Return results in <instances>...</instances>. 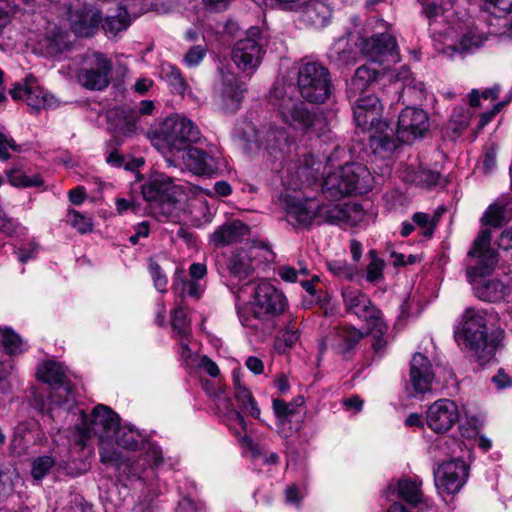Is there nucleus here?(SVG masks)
<instances>
[{"mask_svg":"<svg viewBox=\"0 0 512 512\" xmlns=\"http://www.w3.org/2000/svg\"><path fill=\"white\" fill-rule=\"evenodd\" d=\"M372 177L360 163H348L329 173L323 183L322 193L330 202L313 198H298L286 194L282 205L287 222L296 229L309 228L313 224L356 226L364 218V211L356 203H335L353 193H366L371 189Z\"/></svg>","mask_w":512,"mask_h":512,"instance_id":"f257e3e1","label":"nucleus"},{"mask_svg":"<svg viewBox=\"0 0 512 512\" xmlns=\"http://www.w3.org/2000/svg\"><path fill=\"white\" fill-rule=\"evenodd\" d=\"M236 309L244 327L255 331L272 329L286 307V297L268 282H245L235 291Z\"/></svg>","mask_w":512,"mask_h":512,"instance_id":"f03ea898","label":"nucleus"},{"mask_svg":"<svg viewBox=\"0 0 512 512\" xmlns=\"http://www.w3.org/2000/svg\"><path fill=\"white\" fill-rule=\"evenodd\" d=\"M492 234L489 229H482L467 253V278L473 285L475 295L487 302H507V287L498 279L484 280L494 270L498 258L491 248Z\"/></svg>","mask_w":512,"mask_h":512,"instance_id":"7ed1b4c3","label":"nucleus"},{"mask_svg":"<svg viewBox=\"0 0 512 512\" xmlns=\"http://www.w3.org/2000/svg\"><path fill=\"white\" fill-rule=\"evenodd\" d=\"M489 315L483 309L468 307L465 309L458 339L464 348L480 364L489 362L501 347L505 332L501 328L488 330Z\"/></svg>","mask_w":512,"mask_h":512,"instance_id":"20e7f679","label":"nucleus"},{"mask_svg":"<svg viewBox=\"0 0 512 512\" xmlns=\"http://www.w3.org/2000/svg\"><path fill=\"white\" fill-rule=\"evenodd\" d=\"M353 117L357 127L368 131L370 147L375 154L388 157L396 149L394 129L384 121H381L383 106L379 98L373 94L358 96L353 100Z\"/></svg>","mask_w":512,"mask_h":512,"instance_id":"39448f33","label":"nucleus"},{"mask_svg":"<svg viewBox=\"0 0 512 512\" xmlns=\"http://www.w3.org/2000/svg\"><path fill=\"white\" fill-rule=\"evenodd\" d=\"M294 89L275 87L270 103L281 120L294 129L320 136L325 133L326 120L321 113L309 111L305 103L293 95Z\"/></svg>","mask_w":512,"mask_h":512,"instance_id":"423d86ee","label":"nucleus"},{"mask_svg":"<svg viewBox=\"0 0 512 512\" xmlns=\"http://www.w3.org/2000/svg\"><path fill=\"white\" fill-rule=\"evenodd\" d=\"M83 427L80 430L79 444L84 445L85 441L92 435L100 441V459L106 464H117L120 453L111 446L113 433L120 424L119 416L105 405L96 406L89 419L81 412Z\"/></svg>","mask_w":512,"mask_h":512,"instance_id":"0eeeda50","label":"nucleus"},{"mask_svg":"<svg viewBox=\"0 0 512 512\" xmlns=\"http://www.w3.org/2000/svg\"><path fill=\"white\" fill-rule=\"evenodd\" d=\"M142 194L146 201L150 202L154 209L159 208L160 215L168 219L175 204L184 195V187L176 184L172 177L155 172L142 185Z\"/></svg>","mask_w":512,"mask_h":512,"instance_id":"6e6552de","label":"nucleus"},{"mask_svg":"<svg viewBox=\"0 0 512 512\" xmlns=\"http://www.w3.org/2000/svg\"><path fill=\"white\" fill-rule=\"evenodd\" d=\"M297 84L302 97L312 103H324L331 95L330 73L318 62L302 61L299 64Z\"/></svg>","mask_w":512,"mask_h":512,"instance_id":"1a4fd4ad","label":"nucleus"},{"mask_svg":"<svg viewBox=\"0 0 512 512\" xmlns=\"http://www.w3.org/2000/svg\"><path fill=\"white\" fill-rule=\"evenodd\" d=\"M144 449V458L131 461H118L116 466L121 475L125 476L130 482H135L138 486L147 485L148 491H152L151 479L155 477L154 468L163 463V453L161 448L153 442L144 438V442L140 444Z\"/></svg>","mask_w":512,"mask_h":512,"instance_id":"9d476101","label":"nucleus"},{"mask_svg":"<svg viewBox=\"0 0 512 512\" xmlns=\"http://www.w3.org/2000/svg\"><path fill=\"white\" fill-rule=\"evenodd\" d=\"M267 40L259 27H250L232 48L231 59L242 72L254 73L262 62Z\"/></svg>","mask_w":512,"mask_h":512,"instance_id":"9b49d317","label":"nucleus"},{"mask_svg":"<svg viewBox=\"0 0 512 512\" xmlns=\"http://www.w3.org/2000/svg\"><path fill=\"white\" fill-rule=\"evenodd\" d=\"M345 311L366 322L371 332L383 334L386 326L381 311L362 290L346 286L341 290Z\"/></svg>","mask_w":512,"mask_h":512,"instance_id":"f8f14e48","label":"nucleus"},{"mask_svg":"<svg viewBox=\"0 0 512 512\" xmlns=\"http://www.w3.org/2000/svg\"><path fill=\"white\" fill-rule=\"evenodd\" d=\"M159 134L171 151H183L198 142L201 132L197 125L181 114H172L164 119Z\"/></svg>","mask_w":512,"mask_h":512,"instance_id":"ddd939ff","label":"nucleus"},{"mask_svg":"<svg viewBox=\"0 0 512 512\" xmlns=\"http://www.w3.org/2000/svg\"><path fill=\"white\" fill-rule=\"evenodd\" d=\"M110 60L102 53L87 54L76 73L77 81L88 90H103L109 84Z\"/></svg>","mask_w":512,"mask_h":512,"instance_id":"4468645a","label":"nucleus"},{"mask_svg":"<svg viewBox=\"0 0 512 512\" xmlns=\"http://www.w3.org/2000/svg\"><path fill=\"white\" fill-rule=\"evenodd\" d=\"M360 50L373 63L390 65L400 61L397 40L390 33H376L363 38Z\"/></svg>","mask_w":512,"mask_h":512,"instance_id":"2eb2a0df","label":"nucleus"},{"mask_svg":"<svg viewBox=\"0 0 512 512\" xmlns=\"http://www.w3.org/2000/svg\"><path fill=\"white\" fill-rule=\"evenodd\" d=\"M429 126L428 115L423 109L407 106L401 111L397 129L394 130L396 148L399 142L412 143L422 137L428 131Z\"/></svg>","mask_w":512,"mask_h":512,"instance_id":"dca6fc26","label":"nucleus"},{"mask_svg":"<svg viewBox=\"0 0 512 512\" xmlns=\"http://www.w3.org/2000/svg\"><path fill=\"white\" fill-rule=\"evenodd\" d=\"M37 376L55 389L51 394L52 403L58 406L68 404V407H71L75 401V395L70 386H65L66 373L60 363L55 361L44 362L38 368Z\"/></svg>","mask_w":512,"mask_h":512,"instance_id":"f3484780","label":"nucleus"},{"mask_svg":"<svg viewBox=\"0 0 512 512\" xmlns=\"http://www.w3.org/2000/svg\"><path fill=\"white\" fill-rule=\"evenodd\" d=\"M469 476V467L462 459L441 463L434 471L435 486L441 493L454 494L460 491Z\"/></svg>","mask_w":512,"mask_h":512,"instance_id":"a211bd4d","label":"nucleus"},{"mask_svg":"<svg viewBox=\"0 0 512 512\" xmlns=\"http://www.w3.org/2000/svg\"><path fill=\"white\" fill-rule=\"evenodd\" d=\"M457 404L450 399H439L432 403L426 411L427 426L438 434L448 432L459 420Z\"/></svg>","mask_w":512,"mask_h":512,"instance_id":"6ab92c4d","label":"nucleus"},{"mask_svg":"<svg viewBox=\"0 0 512 512\" xmlns=\"http://www.w3.org/2000/svg\"><path fill=\"white\" fill-rule=\"evenodd\" d=\"M434 381L432 364L427 356L415 353L410 362L409 383L406 387L409 395L418 397L431 391Z\"/></svg>","mask_w":512,"mask_h":512,"instance_id":"aec40b11","label":"nucleus"},{"mask_svg":"<svg viewBox=\"0 0 512 512\" xmlns=\"http://www.w3.org/2000/svg\"><path fill=\"white\" fill-rule=\"evenodd\" d=\"M10 95L14 100H24L29 107L35 110L54 106V98L38 85L37 79L33 75H27L23 83H16L10 90Z\"/></svg>","mask_w":512,"mask_h":512,"instance_id":"412c9836","label":"nucleus"},{"mask_svg":"<svg viewBox=\"0 0 512 512\" xmlns=\"http://www.w3.org/2000/svg\"><path fill=\"white\" fill-rule=\"evenodd\" d=\"M226 266L230 277L229 286L234 295L245 282L254 284L252 258L247 251L241 249L233 252Z\"/></svg>","mask_w":512,"mask_h":512,"instance_id":"4be33fe9","label":"nucleus"},{"mask_svg":"<svg viewBox=\"0 0 512 512\" xmlns=\"http://www.w3.org/2000/svg\"><path fill=\"white\" fill-rule=\"evenodd\" d=\"M183 151V164L191 173L200 176H211L219 171V161L205 151L191 146Z\"/></svg>","mask_w":512,"mask_h":512,"instance_id":"5701e85b","label":"nucleus"},{"mask_svg":"<svg viewBox=\"0 0 512 512\" xmlns=\"http://www.w3.org/2000/svg\"><path fill=\"white\" fill-rule=\"evenodd\" d=\"M107 127L115 136L130 137L137 133L138 116L135 110L114 108L107 111Z\"/></svg>","mask_w":512,"mask_h":512,"instance_id":"b1692460","label":"nucleus"},{"mask_svg":"<svg viewBox=\"0 0 512 512\" xmlns=\"http://www.w3.org/2000/svg\"><path fill=\"white\" fill-rule=\"evenodd\" d=\"M214 401L219 415L223 422L237 435L246 430V421L242 414L237 411L231 400L221 390L214 393Z\"/></svg>","mask_w":512,"mask_h":512,"instance_id":"393cba45","label":"nucleus"},{"mask_svg":"<svg viewBox=\"0 0 512 512\" xmlns=\"http://www.w3.org/2000/svg\"><path fill=\"white\" fill-rule=\"evenodd\" d=\"M422 481L418 478L408 479L402 478L397 481L396 485L389 484L385 491L386 497L389 499L391 494L397 491V495L410 505L416 506L423 501L421 491Z\"/></svg>","mask_w":512,"mask_h":512,"instance_id":"a878e982","label":"nucleus"},{"mask_svg":"<svg viewBox=\"0 0 512 512\" xmlns=\"http://www.w3.org/2000/svg\"><path fill=\"white\" fill-rule=\"evenodd\" d=\"M246 88L234 74L223 76L220 96L226 110L235 112L243 99Z\"/></svg>","mask_w":512,"mask_h":512,"instance_id":"bb28decb","label":"nucleus"},{"mask_svg":"<svg viewBox=\"0 0 512 512\" xmlns=\"http://www.w3.org/2000/svg\"><path fill=\"white\" fill-rule=\"evenodd\" d=\"M381 72L370 65H362L358 67L347 84L346 94L349 100L362 95L364 91L374 82L378 80Z\"/></svg>","mask_w":512,"mask_h":512,"instance_id":"cd10ccee","label":"nucleus"},{"mask_svg":"<svg viewBox=\"0 0 512 512\" xmlns=\"http://www.w3.org/2000/svg\"><path fill=\"white\" fill-rule=\"evenodd\" d=\"M248 226L239 220H234L220 226L211 235V242L216 247H223L240 241L248 234Z\"/></svg>","mask_w":512,"mask_h":512,"instance_id":"c85d7f7f","label":"nucleus"},{"mask_svg":"<svg viewBox=\"0 0 512 512\" xmlns=\"http://www.w3.org/2000/svg\"><path fill=\"white\" fill-rule=\"evenodd\" d=\"M363 338V333L351 326H340L333 330L331 336L327 337V341L342 354L352 350L357 343Z\"/></svg>","mask_w":512,"mask_h":512,"instance_id":"c756f323","label":"nucleus"},{"mask_svg":"<svg viewBox=\"0 0 512 512\" xmlns=\"http://www.w3.org/2000/svg\"><path fill=\"white\" fill-rule=\"evenodd\" d=\"M133 19L135 18L130 13V10L119 5L113 14L108 15L104 19L102 28L106 35L109 37H114L118 33L126 30L131 25Z\"/></svg>","mask_w":512,"mask_h":512,"instance_id":"7c9ffc66","label":"nucleus"},{"mask_svg":"<svg viewBox=\"0 0 512 512\" xmlns=\"http://www.w3.org/2000/svg\"><path fill=\"white\" fill-rule=\"evenodd\" d=\"M144 436L133 426L120 424L113 433L112 443L127 449L136 450L140 448V444L144 442Z\"/></svg>","mask_w":512,"mask_h":512,"instance_id":"2f4dec72","label":"nucleus"},{"mask_svg":"<svg viewBox=\"0 0 512 512\" xmlns=\"http://www.w3.org/2000/svg\"><path fill=\"white\" fill-rule=\"evenodd\" d=\"M332 15L331 8L322 1H312L303 10V19L313 27H324Z\"/></svg>","mask_w":512,"mask_h":512,"instance_id":"473e14b6","label":"nucleus"},{"mask_svg":"<svg viewBox=\"0 0 512 512\" xmlns=\"http://www.w3.org/2000/svg\"><path fill=\"white\" fill-rule=\"evenodd\" d=\"M233 384L235 389V398L242 409L249 410L252 417L260 418V408L257 405L251 392L241 383L239 375L233 373Z\"/></svg>","mask_w":512,"mask_h":512,"instance_id":"72a5a7b5","label":"nucleus"},{"mask_svg":"<svg viewBox=\"0 0 512 512\" xmlns=\"http://www.w3.org/2000/svg\"><path fill=\"white\" fill-rule=\"evenodd\" d=\"M405 180L423 188H431L440 183V174L437 171L419 167H410L404 176Z\"/></svg>","mask_w":512,"mask_h":512,"instance_id":"f704fd0d","label":"nucleus"},{"mask_svg":"<svg viewBox=\"0 0 512 512\" xmlns=\"http://www.w3.org/2000/svg\"><path fill=\"white\" fill-rule=\"evenodd\" d=\"M286 141V133L277 128L270 127L266 131H257L255 134V142L257 145L259 147L263 146L265 149L269 150L270 153L279 149L282 144L286 143Z\"/></svg>","mask_w":512,"mask_h":512,"instance_id":"c9c22d12","label":"nucleus"},{"mask_svg":"<svg viewBox=\"0 0 512 512\" xmlns=\"http://www.w3.org/2000/svg\"><path fill=\"white\" fill-rule=\"evenodd\" d=\"M182 275L183 271L177 269L173 281V290L175 291V293L179 294L182 297L188 295L195 299H199L204 292V285L201 284L199 281L185 280L182 277Z\"/></svg>","mask_w":512,"mask_h":512,"instance_id":"e433bc0d","label":"nucleus"},{"mask_svg":"<svg viewBox=\"0 0 512 512\" xmlns=\"http://www.w3.org/2000/svg\"><path fill=\"white\" fill-rule=\"evenodd\" d=\"M69 21L73 32L80 36H88L96 26L94 15L85 11H70Z\"/></svg>","mask_w":512,"mask_h":512,"instance_id":"4c0bfd02","label":"nucleus"},{"mask_svg":"<svg viewBox=\"0 0 512 512\" xmlns=\"http://www.w3.org/2000/svg\"><path fill=\"white\" fill-rule=\"evenodd\" d=\"M486 40L487 37L484 33L472 29L461 36L458 46L453 47V49L457 50L459 48L461 53H472L479 49Z\"/></svg>","mask_w":512,"mask_h":512,"instance_id":"58836bf2","label":"nucleus"},{"mask_svg":"<svg viewBox=\"0 0 512 512\" xmlns=\"http://www.w3.org/2000/svg\"><path fill=\"white\" fill-rule=\"evenodd\" d=\"M7 178L12 186L19 188L39 187L43 184V180L38 174L27 175L21 169L7 171Z\"/></svg>","mask_w":512,"mask_h":512,"instance_id":"ea45409f","label":"nucleus"},{"mask_svg":"<svg viewBox=\"0 0 512 512\" xmlns=\"http://www.w3.org/2000/svg\"><path fill=\"white\" fill-rule=\"evenodd\" d=\"M423 6V13L431 21H436L451 8L455 0H419Z\"/></svg>","mask_w":512,"mask_h":512,"instance_id":"a19ab883","label":"nucleus"},{"mask_svg":"<svg viewBox=\"0 0 512 512\" xmlns=\"http://www.w3.org/2000/svg\"><path fill=\"white\" fill-rule=\"evenodd\" d=\"M471 113L464 107H457L453 110L447 129L455 136H459L469 125Z\"/></svg>","mask_w":512,"mask_h":512,"instance_id":"79ce46f5","label":"nucleus"},{"mask_svg":"<svg viewBox=\"0 0 512 512\" xmlns=\"http://www.w3.org/2000/svg\"><path fill=\"white\" fill-rule=\"evenodd\" d=\"M370 262L366 268V280L369 283H378L384 279L383 270L385 268V262L383 259L378 257L375 250L368 252Z\"/></svg>","mask_w":512,"mask_h":512,"instance_id":"37998d69","label":"nucleus"},{"mask_svg":"<svg viewBox=\"0 0 512 512\" xmlns=\"http://www.w3.org/2000/svg\"><path fill=\"white\" fill-rule=\"evenodd\" d=\"M300 339L299 330H283L282 333L276 337L274 349L279 354H284L292 349Z\"/></svg>","mask_w":512,"mask_h":512,"instance_id":"c03bdc74","label":"nucleus"},{"mask_svg":"<svg viewBox=\"0 0 512 512\" xmlns=\"http://www.w3.org/2000/svg\"><path fill=\"white\" fill-rule=\"evenodd\" d=\"M1 342L5 351L10 355H16L23 351V342L18 334L9 328L1 329Z\"/></svg>","mask_w":512,"mask_h":512,"instance_id":"a18cd8bd","label":"nucleus"},{"mask_svg":"<svg viewBox=\"0 0 512 512\" xmlns=\"http://www.w3.org/2000/svg\"><path fill=\"white\" fill-rule=\"evenodd\" d=\"M401 97L410 102H421L426 97V88L423 82L415 78L403 86Z\"/></svg>","mask_w":512,"mask_h":512,"instance_id":"49530a36","label":"nucleus"},{"mask_svg":"<svg viewBox=\"0 0 512 512\" xmlns=\"http://www.w3.org/2000/svg\"><path fill=\"white\" fill-rule=\"evenodd\" d=\"M67 222L76 229L79 233L85 234L92 230V218L84 215L75 209H70L67 212Z\"/></svg>","mask_w":512,"mask_h":512,"instance_id":"de8ad7c7","label":"nucleus"},{"mask_svg":"<svg viewBox=\"0 0 512 512\" xmlns=\"http://www.w3.org/2000/svg\"><path fill=\"white\" fill-rule=\"evenodd\" d=\"M55 465V459L49 455L35 458L31 465V475L34 480H42Z\"/></svg>","mask_w":512,"mask_h":512,"instance_id":"09e8293b","label":"nucleus"},{"mask_svg":"<svg viewBox=\"0 0 512 512\" xmlns=\"http://www.w3.org/2000/svg\"><path fill=\"white\" fill-rule=\"evenodd\" d=\"M171 324L173 330L180 338H189L191 329L187 320V314L183 308H176L171 317Z\"/></svg>","mask_w":512,"mask_h":512,"instance_id":"8fccbe9b","label":"nucleus"},{"mask_svg":"<svg viewBox=\"0 0 512 512\" xmlns=\"http://www.w3.org/2000/svg\"><path fill=\"white\" fill-rule=\"evenodd\" d=\"M18 479L15 469L0 467V497H6L14 492V483Z\"/></svg>","mask_w":512,"mask_h":512,"instance_id":"3c124183","label":"nucleus"},{"mask_svg":"<svg viewBox=\"0 0 512 512\" xmlns=\"http://www.w3.org/2000/svg\"><path fill=\"white\" fill-rule=\"evenodd\" d=\"M509 220L505 213L502 211L498 202L496 201L494 204L490 205L484 216L482 217V222L485 225H490L493 227H498L502 224L503 221Z\"/></svg>","mask_w":512,"mask_h":512,"instance_id":"603ef678","label":"nucleus"},{"mask_svg":"<svg viewBox=\"0 0 512 512\" xmlns=\"http://www.w3.org/2000/svg\"><path fill=\"white\" fill-rule=\"evenodd\" d=\"M326 266L328 270L337 277L347 280H352L354 278V269L344 260H330L327 261Z\"/></svg>","mask_w":512,"mask_h":512,"instance_id":"864d4df0","label":"nucleus"},{"mask_svg":"<svg viewBox=\"0 0 512 512\" xmlns=\"http://www.w3.org/2000/svg\"><path fill=\"white\" fill-rule=\"evenodd\" d=\"M43 47L49 56H55L61 53L66 47V41L62 34L47 36L43 41Z\"/></svg>","mask_w":512,"mask_h":512,"instance_id":"5fc2aeb1","label":"nucleus"},{"mask_svg":"<svg viewBox=\"0 0 512 512\" xmlns=\"http://www.w3.org/2000/svg\"><path fill=\"white\" fill-rule=\"evenodd\" d=\"M299 268L296 269L290 265H283L278 268V275L283 281L294 283L297 281L299 275L306 276L308 269L302 263H299Z\"/></svg>","mask_w":512,"mask_h":512,"instance_id":"6e6d98bb","label":"nucleus"},{"mask_svg":"<svg viewBox=\"0 0 512 512\" xmlns=\"http://www.w3.org/2000/svg\"><path fill=\"white\" fill-rule=\"evenodd\" d=\"M207 48L204 45H195L184 56V63L188 67L198 66L206 56Z\"/></svg>","mask_w":512,"mask_h":512,"instance_id":"4d7b16f0","label":"nucleus"},{"mask_svg":"<svg viewBox=\"0 0 512 512\" xmlns=\"http://www.w3.org/2000/svg\"><path fill=\"white\" fill-rule=\"evenodd\" d=\"M273 411L276 415L279 424H285V422L294 414V408L291 404L286 403L280 399L273 400Z\"/></svg>","mask_w":512,"mask_h":512,"instance_id":"13d9d810","label":"nucleus"},{"mask_svg":"<svg viewBox=\"0 0 512 512\" xmlns=\"http://www.w3.org/2000/svg\"><path fill=\"white\" fill-rule=\"evenodd\" d=\"M167 79L175 93L184 94L187 84L178 68L170 67V71L167 73Z\"/></svg>","mask_w":512,"mask_h":512,"instance_id":"bf43d9fd","label":"nucleus"},{"mask_svg":"<svg viewBox=\"0 0 512 512\" xmlns=\"http://www.w3.org/2000/svg\"><path fill=\"white\" fill-rule=\"evenodd\" d=\"M119 4L126 9L130 10V13L134 18H138L149 9L148 0H117Z\"/></svg>","mask_w":512,"mask_h":512,"instance_id":"052dcab7","label":"nucleus"},{"mask_svg":"<svg viewBox=\"0 0 512 512\" xmlns=\"http://www.w3.org/2000/svg\"><path fill=\"white\" fill-rule=\"evenodd\" d=\"M149 270L154 282V287L159 292L165 293L168 280L166 275L162 272L161 267L157 263L151 262L149 265Z\"/></svg>","mask_w":512,"mask_h":512,"instance_id":"680f3d73","label":"nucleus"},{"mask_svg":"<svg viewBox=\"0 0 512 512\" xmlns=\"http://www.w3.org/2000/svg\"><path fill=\"white\" fill-rule=\"evenodd\" d=\"M412 219L416 225L424 229V236L430 237L432 235L435 224L432 222L429 214L417 212L413 215Z\"/></svg>","mask_w":512,"mask_h":512,"instance_id":"e2e57ef3","label":"nucleus"},{"mask_svg":"<svg viewBox=\"0 0 512 512\" xmlns=\"http://www.w3.org/2000/svg\"><path fill=\"white\" fill-rule=\"evenodd\" d=\"M37 250L38 245L35 242L24 243L16 251L18 260L21 263H26L28 260L35 258Z\"/></svg>","mask_w":512,"mask_h":512,"instance_id":"0e129e2a","label":"nucleus"},{"mask_svg":"<svg viewBox=\"0 0 512 512\" xmlns=\"http://www.w3.org/2000/svg\"><path fill=\"white\" fill-rule=\"evenodd\" d=\"M8 148L13 151H19V146L16 144L15 140L8 135H0V160L6 161L10 158V154L8 152Z\"/></svg>","mask_w":512,"mask_h":512,"instance_id":"69168bd1","label":"nucleus"},{"mask_svg":"<svg viewBox=\"0 0 512 512\" xmlns=\"http://www.w3.org/2000/svg\"><path fill=\"white\" fill-rule=\"evenodd\" d=\"M344 41L340 40L338 41L332 51L330 57L338 62L341 63H347L349 59L351 58V51H347L343 47Z\"/></svg>","mask_w":512,"mask_h":512,"instance_id":"338daca9","label":"nucleus"},{"mask_svg":"<svg viewBox=\"0 0 512 512\" xmlns=\"http://www.w3.org/2000/svg\"><path fill=\"white\" fill-rule=\"evenodd\" d=\"M311 157L307 158L305 157V163L303 166L298 167L297 174L299 178L305 177L307 180L310 178H314L317 173H319L320 170V164H318V167H314V163H310Z\"/></svg>","mask_w":512,"mask_h":512,"instance_id":"774afa93","label":"nucleus"}]
</instances>
